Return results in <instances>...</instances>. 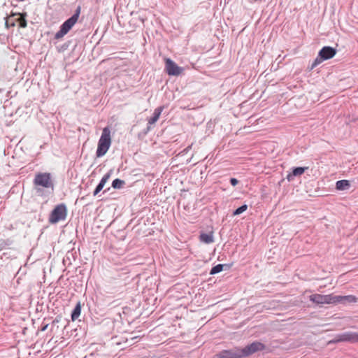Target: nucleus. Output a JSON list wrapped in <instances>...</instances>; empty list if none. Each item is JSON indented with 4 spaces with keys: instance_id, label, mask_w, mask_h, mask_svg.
I'll return each instance as SVG.
<instances>
[{
    "instance_id": "nucleus-25",
    "label": "nucleus",
    "mask_w": 358,
    "mask_h": 358,
    "mask_svg": "<svg viewBox=\"0 0 358 358\" xmlns=\"http://www.w3.org/2000/svg\"><path fill=\"white\" fill-rule=\"evenodd\" d=\"M230 182L233 186H236L238 183V180L236 178H232L230 180Z\"/></svg>"
},
{
    "instance_id": "nucleus-9",
    "label": "nucleus",
    "mask_w": 358,
    "mask_h": 358,
    "mask_svg": "<svg viewBox=\"0 0 358 358\" xmlns=\"http://www.w3.org/2000/svg\"><path fill=\"white\" fill-rule=\"evenodd\" d=\"M335 342H358V333L357 332H345L339 334L336 337Z\"/></svg>"
},
{
    "instance_id": "nucleus-17",
    "label": "nucleus",
    "mask_w": 358,
    "mask_h": 358,
    "mask_svg": "<svg viewBox=\"0 0 358 358\" xmlns=\"http://www.w3.org/2000/svg\"><path fill=\"white\" fill-rule=\"evenodd\" d=\"M80 312H81V307H80V304L78 303L74 310H73V313L71 314V319L73 321L77 320L78 318V317L80 316Z\"/></svg>"
},
{
    "instance_id": "nucleus-1",
    "label": "nucleus",
    "mask_w": 358,
    "mask_h": 358,
    "mask_svg": "<svg viewBox=\"0 0 358 358\" xmlns=\"http://www.w3.org/2000/svg\"><path fill=\"white\" fill-rule=\"evenodd\" d=\"M111 145L110 131L108 127H105L102 130L101 136L98 142L96 150V157L103 156L108 150Z\"/></svg>"
},
{
    "instance_id": "nucleus-6",
    "label": "nucleus",
    "mask_w": 358,
    "mask_h": 358,
    "mask_svg": "<svg viewBox=\"0 0 358 358\" xmlns=\"http://www.w3.org/2000/svg\"><path fill=\"white\" fill-rule=\"evenodd\" d=\"M265 345L260 342H254L243 349H239L241 358L250 356L258 351L264 350Z\"/></svg>"
},
{
    "instance_id": "nucleus-24",
    "label": "nucleus",
    "mask_w": 358,
    "mask_h": 358,
    "mask_svg": "<svg viewBox=\"0 0 358 358\" xmlns=\"http://www.w3.org/2000/svg\"><path fill=\"white\" fill-rule=\"evenodd\" d=\"M103 188V186L102 185V184L99 183V185L96 186V189L94 191V196H96Z\"/></svg>"
},
{
    "instance_id": "nucleus-21",
    "label": "nucleus",
    "mask_w": 358,
    "mask_h": 358,
    "mask_svg": "<svg viewBox=\"0 0 358 358\" xmlns=\"http://www.w3.org/2000/svg\"><path fill=\"white\" fill-rule=\"evenodd\" d=\"M13 17V15H12V16H10V17H8V18L6 19V26L7 27H14V26L15 25V22H17V21H16V18H15V19H14V20H13V19H12Z\"/></svg>"
},
{
    "instance_id": "nucleus-14",
    "label": "nucleus",
    "mask_w": 358,
    "mask_h": 358,
    "mask_svg": "<svg viewBox=\"0 0 358 358\" xmlns=\"http://www.w3.org/2000/svg\"><path fill=\"white\" fill-rule=\"evenodd\" d=\"M350 187V183L348 180H341L336 182V188L340 191L348 189Z\"/></svg>"
},
{
    "instance_id": "nucleus-10",
    "label": "nucleus",
    "mask_w": 358,
    "mask_h": 358,
    "mask_svg": "<svg viewBox=\"0 0 358 358\" xmlns=\"http://www.w3.org/2000/svg\"><path fill=\"white\" fill-rule=\"evenodd\" d=\"M214 358H241L239 349L223 350L216 354Z\"/></svg>"
},
{
    "instance_id": "nucleus-4",
    "label": "nucleus",
    "mask_w": 358,
    "mask_h": 358,
    "mask_svg": "<svg viewBox=\"0 0 358 358\" xmlns=\"http://www.w3.org/2000/svg\"><path fill=\"white\" fill-rule=\"evenodd\" d=\"M67 216V208L64 203H61L55 207L50 214L48 222L50 224H56L66 220Z\"/></svg>"
},
{
    "instance_id": "nucleus-7",
    "label": "nucleus",
    "mask_w": 358,
    "mask_h": 358,
    "mask_svg": "<svg viewBox=\"0 0 358 358\" xmlns=\"http://www.w3.org/2000/svg\"><path fill=\"white\" fill-rule=\"evenodd\" d=\"M164 62H165V71L168 75L178 76L182 73L183 69L179 66H178L170 58H165Z\"/></svg>"
},
{
    "instance_id": "nucleus-26",
    "label": "nucleus",
    "mask_w": 358,
    "mask_h": 358,
    "mask_svg": "<svg viewBox=\"0 0 358 358\" xmlns=\"http://www.w3.org/2000/svg\"><path fill=\"white\" fill-rule=\"evenodd\" d=\"M48 325H45L44 327H43L42 331H45L47 328Z\"/></svg>"
},
{
    "instance_id": "nucleus-23",
    "label": "nucleus",
    "mask_w": 358,
    "mask_h": 358,
    "mask_svg": "<svg viewBox=\"0 0 358 358\" xmlns=\"http://www.w3.org/2000/svg\"><path fill=\"white\" fill-rule=\"evenodd\" d=\"M110 178V174L109 173H107L106 174L101 180L100 181V184H102V185L104 187L105 184L106 183V182L108 180V179Z\"/></svg>"
},
{
    "instance_id": "nucleus-3",
    "label": "nucleus",
    "mask_w": 358,
    "mask_h": 358,
    "mask_svg": "<svg viewBox=\"0 0 358 358\" xmlns=\"http://www.w3.org/2000/svg\"><path fill=\"white\" fill-rule=\"evenodd\" d=\"M336 54V50L330 46L323 47L319 52L318 56L313 62L310 70H313L318 64L322 62L324 60H327L333 58Z\"/></svg>"
},
{
    "instance_id": "nucleus-22",
    "label": "nucleus",
    "mask_w": 358,
    "mask_h": 358,
    "mask_svg": "<svg viewBox=\"0 0 358 358\" xmlns=\"http://www.w3.org/2000/svg\"><path fill=\"white\" fill-rule=\"evenodd\" d=\"M110 178V174L109 173H107L106 174L101 180L100 181V184H102V185L104 187L105 184L106 183V182L108 180V179Z\"/></svg>"
},
{
    "instance_id": "nucleus-19",
    "label": "nucleus",
    "mask_w": 358,
    "mask_h": 358,
    "mask_svg": "<svg viewBox=\"0 0 358 358\" xmlns=\"http://www.w3.org/2000/svg\"><path fill=\"white\" fill-rule=\"evenodd\" d=\"M222 269H223V265L217 264L215 266L212 268V269L210 270V275L216 274L217 273L221 272L222 271Z\"/></svg>"
},
{
    "instance_id": "nucleus-20",
    "label": "nucleus",
    "mask_w": 358,
    "mask_h": 358,
    "mask_svg": "<svg viewBox=\"0 0 358 358\" xmlns=\"http://www.w3.org/2000/svg\"><path fill=\"white\" fill-rule=\"evenodd\" d=\"M248 209L247 205H243L241 207L238 208L234 213L233 215H238L242 213L245 212Z\"/></svg>"
},
{
    "instance_id": "nucleus-2",
    "label": "nucleus",
    "mask_w": 358,
    "mask_h": 358,
    "mask_svg": "<svg viewBox=\"0 0 358 358\" xmlns=\"http://www.w3.org/2000/svg\"><path fill=\"white\" fill-rule=\"evenodd\" d=\"M80 8L69 19L66 20L60 27V29L55 34V38L60 39L64 37L75 25L78 20Z\"/></svg>"
},
{
    "instance_id": "nucleus-8",
    "label": "nucleus",
    "mask_w": 358,
    "mask_h": 358,
    "mask_svg": "<svg viewBox=\"0 0 358 358\" xmlns=\"http://www.w3.org/2000/svg\"><path fill=\"white\" fill-rule=\"evenodd\" d=\"M34 184L46 188L51 187L50 175L49 173L37 174L34 179Z\"/></svg>"
},
{
    "instance_id": "nucleus-15",
    "label": "nucleus",
    "mask_w": 358,
    "mask_h": 358,
    "mask_svg": "<svg viewBox=\"0 0 358 358\" xmlns=\"http://www.w3.org/2000/svg\"><path fill=\"white\" fill-rule=\"evenodd\" d=\"M199 239L201 242L206 244L211 243L214 241L213 232L210 231L208 234L202 233L199 236Z\"/></svg>"
},
{
    "instance_id": "nucleus-13",
    "label": "nucleus",
    "mask_w": 358,
    "mask_h": 358,
    "mask_svg": "<svg viewBox=\"0 0 358 358\" xmlns=\"http://www.w3.org/2000/svg\"><path fill=\"white\" fill-rule=\"evenodd\" d=\"M308 169V167H296L293 169L292 173L287 175V180H292L294 177L301 176L304 173L305 171Z\"/></svg>"
},
{
    "instance_id": "nucleus-5",
    "label": "nucleus",
    "mask_w": 358,
    "mask_h": 358,
    "mask_svg": "<svg viewBox=\"0 0 358 358\" xmlns=\"http://www.w3.org/2000/svg\"><path fill=\"white\" fill-rule=\"evenodd\" d=\"M309 299L313 303L320 306L324 304H335V295L333 294L327 295L313 294L309 296Z\"/></svg>"
},
{
    "instance_id": "nucleus-11",
    "label": "nucleus",
    "mask_w": 358,
    "mask_h": 358,
    "mask_svg": "<svg viewBox=\"0 0 358 358\" xmlns=\"http://www.w3.org/2000/svg\"><path fill=\"white\" fill-rule=\"evenodd\" d=\"M357 298L353 295L336 296L335 295L336 303H354L357 302Z\"/></svg>"
},
{
    "instance_id": "nucleus-12",
    "label": "nucleus",
    "mask_w": 358,
    "mask_h": 358,
    "mask_svg": "<svg viewBox=\"0 0 358 358\" xmlns=\"http://www.w3.org/2000/svg\"><path fill=\"white\" fill-rule=\"evenodd\" d=\"M164 110V106H159L155 109L153 116L148 119L149 124H154L159 118L162 112Z\"/></svg>"
},
{
    "instance_id": "nucleus-18",
    "label": "nucleus",
    "mask_w": 358,
    "mask_h": 358,
    "mask_svg": "<svg viewBox=\"0 0 358 358\" xmlns=\"http://www.w3.org/2000/svg\"><path fill=\"white\" fill-rule=\"evenodd\" d=\"M125 182L120 179H115L112 182V186L115 189H120L124 185Z\"/></svg>"
},
{
    "instance_id": "nucleus-16",
    "label": "nucleus",
    "mask_w": 358,
    "mask_h": 358,
    "mask_svg": "<svg viewBox=\"0 0 358 358\" xmlns=\"http://www.w3.org/2000/svg\"><path fill=\"white\" fill-rule=\"evenodd\" d=\"M15 16H17L16 21L19 23L20 27L24 28L27 27L26 14H13V17Z\"/></svg>"
}]
</instances>
